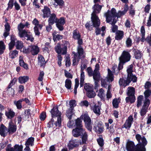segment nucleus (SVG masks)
<instances>
[{
  "mask_svg": "<svg viewBox=\"0 0 151 151\" xmlns=\"http://www.w3.org/2000/svg\"><path fill=\"white\" fill-rule=\"evenodd\" d=\"M18 52L16 50L10 52L9 53L10 58L12 59H14L17 57L18 55Z\"/></svg>",
  "mask_w": 151,
  "mask_h": 151,
  "instance_id": "ea45409f",
  "label": "nucleus"
},
{
  "mask_svg": "<svg viewBox=\"0 0 151 151\" xmlns=\"http://www.w3.org/2000/svg\"><path fill=\"white\" fill-rule=\"evenodd\" d=\"M7 128L3 124L0 126V134L3 137L6 136L8 132Z\"/></svg>",
  "mask_w": 151,
  "mask_h": 151,
  "instance_id": "b1692460",
  "label": "nucleus"
},
{
  "mask_svg": "<svg viewBox=\"0 0 151 151\" xmlns=\"http://www.w3.org/2000/svg\"><path fill=\"white\" fill-rule=\"evenodd\" d=\"M150 104L148 100L147 99L144 102L143 105L140 111V115L141 116H143L146 114Z\"/></svg>",
  "mask_w": 151,
  "mask_h": 151,
  "instance_id": "f3484780",
  "label": "nucleus"
},
{
  "mask_svg": "<svg viewBox=\"0 0 151 151\" xmlns=\"http://www.w3.org/2000/svg\"><path fill=\"white\" fill-rule=\"evenodd\" d=\"M16 48L18 50H21L24 47L22 42L20 41H17L15 45Z\"/></svg>",
  "mask_w": 151,
  "mask_h": 151,
  "instance_id": "c03bdc74",
  "label": "nucleus"
},
{
  "mask_svg": "<svg viewBox=\"0 0 151 151\" xmlns=\"http://www.w3.org/2000/svg\"><path fill=\"white\" fill-rule=\"evenodd\" d=\"M5 49V45L4 42L2 41L0 42V54H1L4 53V52Z\"/></svg>",
  "mask_w": 151,
  "mask_h": 151,
  "instance_id": "09e8293b",
  "label": "nucleus"
},
{
  "mask_svg": "<svg viewBox=\"0 0 151 151\" xmlns=\"http://www.w3.org/2000/svg\"><path fill=\"white\" fill-rule=\"evenodd\" d=\"M116 34L115 38L116 40H121L123 38L124 35L123 31L119 30L117 31Z\"/></svg>",
  "mask_w": 151,
  "mask_h": 151,
  "instance_id": "72a5a7b5",
  "label": "nucleus"
},
{
  "mask_svg": "<svg viewBox=\"0 0 151 151\" xmlns=\"http://www.w3.org/2000/svg\"><path fill=\"white\" fill-rule=\"evenodd\" d=\"M71 82L69 79H67L65 81V87L68 89H70L71 88Z\"/></svg>",
  "mask_w": 151,
  "mask_h": 151,
  "instance_id": "864d4df0",
  "label": "nucleus"
},
{
  "mask_svg": "<svg viewBox=\"0 0 151 151\" xmlns=\"http://www.w3.org/2000/svg\"><path fill=\"white\" fill-rule=\"evenodd\" d=\"M29 80V77L27 76H20L19 78V81L21 83H25Z\"/></svg>",
  "mask_w": 151,
  "mask_h": 151,
  "instance_id": "4c0bfd02",
  "label": "nucleus"
},
{
  "mask_svg": "<svg viewBox=\"0 0 151 151\" xmlns=\"http://www.w3.org/2000/svg\"><path fill=\"white\" fill-rule=\"evenodd\" d=\"M16 81V79H14L10 83L8 86V88L7 89V92L9 95L13 96L14 94V89L11 87L14 84Z\"/></svg>",
  "mask_w": 151,
  "mask_h": 151,
  "instance_id": "6ab92c4d",
  "label": "nucleus"
},
{
  "mask_svg": "<svg viewBox=\"0 0 151 151\" xmlns=\"http://www.w3.org/2000/svg\"><path fill=\"white\" fill-rule=\"evenodd\" d=\"M126 43L127 47H130L132 44V40L129 37H128L127 39Z\"/></svg>",
  "mask_w": 151,
  "mask_h": 151,
  "instance_id": "bf43d9fd",
  "label": "nucleus"
},
{
  "mask_svg": "<svg viewBox=\"0 0 151 151\" xmlns=\"http://www.w3.org/2000/svg\"><path fill=\"white\" fill-rule=\"evenodd\" d=\"M4 27V33L3 36L6 38L9 35L10 27L9 24L7 22L6 23Z\"/></svg>",
  "mask_w": 151,
  "mask_h": 151,
  "instance_id": "bb28decb",
  "label": "nucleus"
},
{
  "mask_svg": "<svg viewBox=\"0 0 151 151\" xmlns=\"http://www.w3.org/2000/svg\"><path fill=\"white\" fill-rule=\"evenodd\" d=\"M108 75L105 79L101 81V85L103 87L106 88L107 86L109 84L110 82H111L114 80V76L112 71L109 69H108Z\"/></svg>",
  "mask_w": 151,
  "mask_h": 151,
  "instance_id": "6e6552de",
  "label": "nucleus"
},
{
  "mask_svg": "<svg viewBox=\"0 0 151 151\" xmlns=\"http://www.w3.org/2000/svg\"><path fill=\"white\" fill-rule=\"evenodd\" d=\"M97 141L98 145H99L100 147L101 148L102 150V147L104 145V141L102 138L99 137L97 139Z\"/></svg>",
  "mask_w": 151,
  "mask_h": 151,
  "instance_id": "8fccbe9b",
  "label": "nucleus"
},
{
  "mask_svg": "<svg viewBox=\"0 0 151 151\" xmlns=\"http://www.w3.org/2000/svg\"><path fill=\"white\" fill-rule=\"evenodd\" d=\"M120 101L119 99H114L112 101V104L114 107L117 108L118 107Z\"/></svg>",
  "mask_w": 151,
  "mask_h": 151,
  "instance_id": "49530a36",
  "label": "nucleus"
},
{
  "mask_svg": "<svg viewBox=\"0 0 151 151\" xmlns=\"http://www.w3.org/2000/svg\"><path fill=\"white\" fill-rule=\"evenodd\" d=\"M22 101L21 99L17 101H15L14 102V104L16 105L18 109H20L22 108Z\"/></svg>",
  "mask_w": 151,
  "mask_h": 151,
  "instance_id": "3c124183",
  "label": "nucleus"
},
{
  "mask_svg": "<svg viewBox=\"0 0 151 151\" xmlns=\"http://www.w3.org/2000/svg\"><path fill=\"white\" fill-rule=\"evenodd\" d=\"M85 122L86 127L88 130L91 131L92 129V123L91 120L88 115L87 114H85L81 116Z\"/></svg>",
  "mask_w": 151,
  "mask_h": 151,
  "instance_id": "1a4fd4ad",
  "label": "nucleus"
},
{
  "mask_svg": "<svg viewBox=\"0 0 151 151\" xmlns=\"http://www.w3.org/2000/svg\"><path fill=\"white\" fill-rule=\"evenodd\" d=\"M16 40V39L14 35H12L11 36V41L9 44V50H12L14 47L15 45V41Z\"/></svg>",
  "mask_w": 151,
  "mask_h": 151,
  "instance_id": "c756f323",
  "label": "nucleus"
},
{
  "mask_svg": "<svg viewBox=\"0 0 151 151\" xmlns=\"http://www.w3.org/2000/svg\"><path fill=\"white\" fill-rule=\"evenodd\" d=\"M87 95L88 97L92 98L94 97L96 95L95 92L93 91V89L92 91H88L87 92Z\"/></svg>",
  "mask_w": 151,
  "mask_h": 151,
  "instance_id": "6e6d98bb",
  "label": "nucleus"
},
{
  "mask_svg": "<svg viewBox=\"0 0 151 151\" xmlns=\"http://www.w3.org/2000/svg\"><path fill=\"white\" fill-rule=\"evenodd\" d=\"M135 100V97L134 96H128L126 97L125 100L127 103H130V104L134 103Z\"/></svg>",
  "mask_w": 151,
  "mask_h": 151,
  "instance_id": "e433bc0d",
  "label": "nucleus"
},
{
  "mask_svg": "<svg viewBox=\"0 0 151 151\" xmlns=\"http://www.w3.org/2000/svg\"><path fill=\"white\" fill-rule=\"evenodd\" d=\"M119 62L118 65V68H117V65H114L112 68V73H114L116 75H117L119 73V71L122 69L123 65L125 63L124 62H122L121 60H119Z\"/></svg>",
  "mask_w": 151,
  "mask_h": 151,
  "instance_id": "ddd939ff",
  "label": "nucleus"
},
{
  "mask_svg": "<svg viewBox=\"0 0 151 151\" xmlns=\"http://www.w3.org/2000/svg\"><path fill=\"white\" fill-rule=\"evenodd\" d=\"M50 112L52 118L57 117V120L54 124V125L56 127H60L61 126L62 122L61 113L58 111L57 107H53Z\"/></svg>",
  "mask_w": 151,
  "mask_h": 151,
  "instance_id": "423d86ee",
  "label": "nucleus"
},
{
  "mask_svg": "<svg viewBox=\"0 0 151 151\" xmlns=\"http://www.w3.org/2000/svg\"><path fill=\"white\" fill-rule=\"evenodd\" d=\"M151 94V91L150 90L148 89L146 90L144 92V96L145 98V100L144 101H145L147 99L149 101V103H150V100L147 99V98L149 97Z\"/></svg>",
  "mask_w": 151,
  "mask_h": 151,
  "instance_id": "a18cd8bd",
  "label": "nucleus"
},
{
  "mask_svg": "<svg viewBox=\"0 0 151 151\" xmlns=\"http://www.w3.org/2000/svg\"><path fill=\"white\" fill-rule=\"evenodd\" d=\"M66 116L68 117V118L70 120L71 119L72 116L73 114L72 109L68 110L67 111L66 114Z\"/></svg>",
  "mask_w": 151,
  "mask_h": 151,
  "instance_id": "e2e57ef3",
  "label": "nucleus"
},
{
  "mask_svg": "<svg viewBox=\"0 0 151 151\" xmlns=\"http://www.w3.org/2000/svg\"><path fill=\"white\" fill-rule=\"evenodd\" d=\"M143 98V96L142 95H140L138 97L137 105V108H139L141 105Z\"/></svg>",
  "mask_w": 151,
  "mask_h": 151,
  "instance_id": "37998d69",
  "label": "nucleus"
},
{
  "mask_svg": "<svg viewBox=\"0 0 151 151\" xmlns=\"http://www.w3.org/2000/svg\"><path fill=\"white\" fill-rule=\"evenodd\" d=\"M103 5L95 4L92 7L93 10L91 14V20L93 27H96L100 25V21L96 14L100 12Z\"/></svg>",
  "mask_w": 151,
  "mask_h": 151,
  "instance_id": "39448f33",
  "label": "nucleus"
},
{
  "mask_svg": "<svg viewBox=\"0 0 151 151\" xmlns=\"http://www.w3.org/2000/svg\"><path fill=\"white\" fill-rule=\"evenodd\" d=\"M5 114L8 118L12 119L15 116V113L10 109L8 108V111H5Z\"/></svg>",
  "mask_w": 151,
  "mask_h": 151,
  "instance_id": "a878e982",
  "label": "nucleus"
},
{
  "mask_svg": "<svg viewBox=\"0 0 151 151\" xmlns=\"http://www.w3.org/2000/svg\"><path fill=\"white\" fill-rule=\"evenodd\" d=\"M73 37L75 39H78L81 37L79 31L76 29L73 31Z\"/></svg>",
  "mask_w": 151,
  "mask_h": 151,
  "instance_id": "a19ab883",
  "label": "nucleus"
},
{
  "mask_svg": "<svg viewBox=\"0 0 151 151\" xmlns=\"http://www.w3.org/2000/svg\"><path fill=\"white\" fill-rule=\"evenodd\" d=\"M104 15L106 17V22L112 25L111 29L112 32H115L118 29V27L115 24L117 21L116 19H115V9L113 8L110 11L108 10L104 14Z\"/></svg>",
  "mask_w": 151,
  "mask_h": 151,
  "instance_id": "f03ea898",
  "label": "nucleus"
},
{
  "mask_svg": "<svg viewBox=\"0 0 151 151\" xmlns=\"http://www.w3.org/2000/svg\"><path fill=\"white\" fill-rule=\"evenodd\" d=\"M65 60V65L67 67L69 66L71 64L70 58L67 56L66 57Z\"/></svg>",
  "mask_w": 151,
  "mask_h": 151,
  "instance_id": "774afa93",
  "label": "nucleus"
},
{
  "mask_svg": "<svg viewBox=\"0 0 151 151\" xmlns=\"http://www.w3.org/2000/svg\"><path fill=\"white\" fill-rule=\"evenodd\" d=\"M101 107L99 105H95L92 109L93 112L97 115H99L101 114Z\"/></svg>",
  "mask_w": 151,
  "mask_h": 151,
  "instance_id": "2f4dec72",
  "label": "nucleus"
},
{
  "mask_svg": "<svg viewBox=\"0 0 151 151\" xmlns=\"http://www.w3.org/2000/svg\"><path fill=\"white\" fill-rule=\"evenodd\" d=\"M135 89L133 87H129L127 88V94L128 96H135Z\"/></svg>",
  "mask_w": 151,
  "mask_h": 151,
  "instance_id": "7c9ffc66",
  "label": "nucleus"
},
{
  "mask_svg": "<svg viewBox=\"0 0 151 151\" xmlns=\"http://www.w3.org/2000/svg\"><path fill=\"white\" fill-rule=\"evenodd\" d=\"M17 130L16 124L13 122L12 120L9 122L8 129V132L9 134H13Z\"/></svg>",
  "mask_w": 151,
  "mask_h": 151,
  "instance_id": "dca6fc26",
  "label": "nucleus"
},
{
  "mask_svg": "<svg viewBox=\"0 0 151 151\" xmlns=\"http://www.w3.org/2000/svg\"><path fill=\"white\" fill-rule=\"evenodd\" d=\"M131 58L130 53L128 52L124 51L119 58V60L121 62L126 63L129 61Z\"/></svg>",
  "mask_w": 151,
  "mask_h": 151,
  "instance_id": "9d476101",
  "label": "nucleus"
},
{
  "mask_svg": "<svg viewBox=\"0 0 151 151\" xmlns=\"http://www.w3.org/2000/svg\"><path fill=\"white\" fill-rule=\"evenodd\" d=\"M133 66L132 64L130 65L127 67V75L126 77H125L120 78L119 81V83L120 86H122L124 87L128 85L131 81L133 82H136L137 77L132 73Z\"/></svg>",
  "mask_w": 151,
  "mask_h": 151,
  "instance_id": "f257e3e1",
  "label": "nucleus"
},
{
  "mask_svg": "<svg viewBox=\"0 0 151 151\" xmlns=\"http://www.w3.org/2000/svg\"><path fill=\"white\" fill-rule=\"evenodd\" d=\"M76 40H78V45L77 48V52L76 53L74 52H73V54H74L73 63V65H78L80 59L84 57V55H83V50L81 45L83 43L82 40L80 38Z\"/></svg>",
  "mask_w": 151,
  "mask_h": 151,
  "instance_id": "20e7f679",
  "label": "nucleus"
},
{
  "mask_svg": "<svg viewBox=\"0 0 151 151\" xmlns=\"http://www.w3.org/2000/svg\"><path fill=\"white\" fill-rule=\"evenodd\" d=\"M133 51L135 57L136 59H139L141 58L142 54L139 50L134 49Z\"/></svg>",
  "mask_w": 151,
  "mask_h": 151,
  "instance_id": "58836bf2",
  "label": "nucleus"
},
{
  "mask_svg": "<svg viewBox=\"0 0 151 151\" xmlns=\"http://www.w3.org/2000/svg\"><path fill=\"white\" fill-rule=\"evenodd\" d=\"M43 13V17L44 18L48 17L50 15V9L47 6H45L44 9L42 10Z\"/></svg>",
  "mask_w": 151,
  "mask_h": 151,
  "instance_id": "393cba45",
  "label": "nucleus"
},
{
  "mask_svg": "<svg viewBox=\"0 0 151 151\" xmlns=\"http://www.w3.org/2000/svg\"><path fill=\"white\" fill-rule=\"evenodd\" d=\"M81 106H85L86 107H88L89 105L88 102L86 100H84L81 101L80 104Z\"/></svg>",
  "mask_w": 151,
  "mask_h": 151,
  "instance_id": "69168bd1",
  "label": "nucleus"
},
{
  "mask_svg": "<svg viewBox=\"0 0 151 151\" xmlns=\"http://www.w3.org/2000/svg\"><path fill=\"white\" fill-rule=\"evenodd\" d=\"M69 104L70 108H71V109H72V108H74L76 105V101L74 100H71L70 101H69Z\"/></svg>",
  "mask_w": 151,
  "mask_h": 151,
  "instance_id": "680f3d73",
  "label": "nucleus"
},
{
  "mask_svg": "<svg viewBox=\"0 0 151 151\" xmlns=\"http://www.w3.org/2000/svg\"><path fill=\"white\" fill-rule=\"evenodd\" d=\"M85 130L82 128L76 127L73 129L72 131L73 135L74 137H78L85 133Z\"/></svg>",
  "mask_w": 151,
  "mask_h": 151,
  "instance_id": "4468645a",
  "label": "nucleus"
},
{
  "mask_svg": "<svg viewBox=\"0 0 151 151\" xmlns=\"http://www.w3.org/2000/svg\"><path fill=\"white\" fill-rule=\"evenodd\" d=\"M94 129L96 132L101 134L104 131V126L100 122H99L94 127Z\"/></svg>",
  "mask_w": 151,
  "mask_h": 151,
  "instance_id": "412c9836",
  "label": "nucleus"
},
{
  "mask_svg": "<svg viewBox=\"0 0 151 151\" xmlns=\"http://www.w3.org/2000/svg\"><path fill=\"white\" fill-rule=\"evenodd\" d=\"M55 50L57 53L58 54H61L63 55H65L66 53L67 47L66 46L63 45H60L58 44L55 47Z\"/></svg>",
  "mask_w": 151,
  "mask_h": 151,
  "instance_id": "9b49d317",
  "label": "nucleus"
},
{
  "mask_svg": "<svg viewBox=\"0 0 151 151\" xmlns=\"http://www.w3.org/2000/svg\"><path fill=\"white\" fill-rule=\"evenodd\" d=\"M57 18L56 15L54 14H51L49 18L48 22L49 24H53L55 23H56Z\"/></svg>",
  "mask_w": 151,
  "mask_h": 151,
  "instance_id": "cd10ccee",
  "label": "nucleus"
},
{
  "mask_svg": "<svg viewBox=\"0 0 151 151\" xmlns=\"http://www.w3.org/2000/svg\"><path fill=\"white\" fill-rule=\"evenodd\" d=\"M34 138L33 137L29 138L25 143L26 146H29V145L32 146L34 145Z\"/></svg>",
  "mask_w": 151,
  "mask_h": 151,
  "instance_id": "f704fd0d",
  "label": "nucleus"
},
{
  "mask_svg": "<svg viewBox=\"0 0 151 151\" xmlns=\"http://www.w3.org/2000/svg\"><path fill=\"white\" fill-rule=\"evenodd\" d=\"M76 125L77 127L79 128H82L83 126L82 121L79 118H78L76 121Z\"/></svg>",
  "mask_w": 151,
  "mask_h": 151,
  "instance_id": "603ef678",
  "label": "nucleus"
},
{
  "mask_svg": "<svg viewBox=\"0 0 151 151\" xmlns=\"http://www.w3.org/2000/svg\"><path fill=\"white\" fill-rule=\"evenodd\" d=\"M30 24L27 22H26L24 24L22 23H20L17 26V29L19 31L18 34L20 37L27 38V40H30L31 42H33L34 40V38L33 37L32 34L30 32H28L25 29H23L25 27L28 28Z\"/></svg>",
  "mask_w": 151,
  "mask_h": 151,
  "instance_id": "7ed1b4c3",
  "label": "nucleus"
},
{
  "mask_svg": "<svg viewBox=\"0 0 151 151\" xmlns=\"http://www.w3.org/2000/svg\"><path fill=\"white\" fill-rule=\"evenodd\" d=\"M94 81H99L100 74L99 72H93L92 76Z\"/></svg>",
  "mask_w": 151,
  "mask_h": 151,
  "instance_id": "79ce46f5",
  "label": "nucleus"
},
{
  "mask_svg": "<svg viewBox=\"0 0 151 151\" xmlns=\"http://www.w3.org/2000/svg\"><path fill=\"white\" fill-rule=\"evenodd\" d=\"M133 121V118L132 116L130 115L127 119L125 122L124 124L123 125V127L126 129H129L131 127Z\"/></svg>",
  "mask_w": 151,
  "mask_h": 151,
  "instance_id": "a211bd4d",
  "label": "nucleus"
},
{
  "mask_svg": "<svg viewBox=\"0 0 151 151\" xmlns=\"http://www.w3.org/2000/svg\"><path fill=\"white\" fill-rule=\"evenodd\" d=\"M126 147L127 151H146L145 148L140 145L135 146L133 142L127 140Z\"/></svg>",
  "mask_w": 151,
  "mask_h": 151,
  "instance_id": "0eeeda50",
  "label": "nucleus"
},
{
  "mask_svg": "<svg viewBox=\"0 0 151 151\" xmlns=\"http://www.w3.org/2000/svg\"><path fill=\"white\" fill-rule=\"evenodd\" d=\"M29 50H30V52L33 55L37 54L39 52V47L36 45L29 46Z\"/></svg>",
  "mask_w": 151,
  "mask_h": 151,
  "instance_id": "4be33fe9",
  "label": "nucleus"
},
{
  "mask_svg": "<svg viewBox=\"0 0 151 151\" xmlns=\"http://www.w3.org/2000/svg\"><path fill=\"white\" fill-rule=\"evenodd\" d=\"M79 143L78 139H73L70 141L68 144V146L69 149H71L74 147L78 146Z\"/></svg>",
  "mask_w": 151,
  "mask_h": 151,
  "instance_id": "aec40b11",
  "label": "nucleus"
},
{
  "mask_svg": "<svg viewBox=\"0 0 151 151\" xmlns=\"http://www.w3.org/2000/svg\"><path fill=\"white\" fill-rule=\"evenodd\" d=\"M150 9V4L147 5L144 7V11L146 13L148 14Z\"/></svg>",
  "mask_w": 151,
  "mask_h": 151,
  "instance_id": "0e129e2a",
  "label": "nucleus"
},
{
  "mask_svg": "<svg viewBox=\"0 0 151 151\" xmlns=\"http://www.w3.org/2000/svg\"><path fill=\"white\" fill-rule=\"evenodd\" d=\"M84 88L85 90L87 92L88 91H92L93 89V88L89 86V83H85L84 85Z\"/></svg>",
  "mask_w": 151,
  "mask_h": 151,
  "instance_id": "4d7b16f0",
  "label": "nucleus"
},
{
  "mask_svg": "<svg viewBox=\"0 0 151 151\" xmlns=\"http://www.w3.org/2000/svg\"><path fill=\"white\" fill-rule=\"evenodd\" d=\"M14 151H22L23 147L18 145H15L14 148L12 147Z\"/></svg>",
  "mask_w": 151,
  "mask_h": 151,
  "instance_id": "5fc2aeb1",
  "label": "nucleus"
},
{
  "mask_svg": "<svg viewBox=\"0 0 151 151\" xmlns=\"http://www.w3.org/2000/svg\"><path fill=\"white\" fill-rule=\"evenodd\" d=\"M128 9V6L127 4H125V7L124 10L122 11H119L118 13H116V10L115 9V12L116 15L115 19L116 17H119L121 16L124 15L127 12Z\"/></svg>",
  "mask_w": 151,
  "mask_h": 151,
  "instance_id": "5701e85b",
  "label": "nucleus"
},
{
  "mask_svg": "<svg viewBox=\"0 0 151 151\" xmlns=\"http://www.w3.org/2000/svg\"><path fill=\"white\" fill-rule=\"evenodd\" d=\"M87 67L86 65L84 64L81 66V78H80V86L82 87L83 86L84 83L85 79L84 73L83 71Z\"/></svg>",
  "mask_w": 151,
  "mask_h": 151,
  "instance_id": "2eb2a0df",
  "label": "nucleus"
},
{
  "mask_svg": "<svg viewBox=\"0 0 151 151\" xmlns=\"http://www.w3.org/2000/svg\"><path fill=\"white\" fill-rule=\"evenodd\" d=\"M45 63L44 58L41 55H39L38 56V64L42 66Z\"/></svg>",
  "mask_w": 151,
  "mask_h": 151,
  "instance_id": "c9c22d12",
  "label": "nucleus"
},
{
  "mask_svg": "<svg viewBox=\"0 0 151 151\" xmlns=\"http://www.w3.org/2000/svg\"><path fill=\"white\" fill-rule=\"evenodd\" d=\"M81 138L82 139V141L79 142L80 144H86L88 140V135L86 131L85 132V133H83L81 136Z\"/></svg>",
  "mask_w": 151,
  "mask_h": 151,
  "instance_id": "c85d7f7f",
  "label": "nucleus"
},
{
  "mask_svg": "<svg viewBox=\"0 0 151 151\" xmlns=\"http://www.w3.org/2000/svg\"><path fill=\"white\" fill-rule=\"evenodd\" d=\"M19 64L21 66H22L26 69H28V65L25 63L23 60V57L20 56L19 58Z\"/></svg>",
  "mask_w": 151,
  "mask_h": 151,
  "instance_id": "473e14b6",
  "label": "nucleus"
},
{
  "mask_svg": "<svg viewBox=\"0 0 151 151\" xmlns=\"http://www.w3.org/2000/svg\"><path fill=\"white\" fill-rule=\"evenodd\" d=\"M104 90L102 88L100 89L98 94V96L101 99H103L105 96Z\"/></svg>",
  "mask_w": 151,
  "mask_h": 151,
  "instance_id": "de8ad7c7",
  "label": "nucleus"
},
{
  "mask_svg": "<svg viewBox=\"0 0 151 151\" xmlns=\"http://www.w3.org/2000/svg\"><path fill=\"white\" fill-rule=\"evenodd\" d=\"M53 40L55 41L57 40H59L60 39H61L62 38L63 36L59 35H53Z\"/></svg>",
  "mask_w": 151,
  "mask_h": 151,
  "instance_id": "338daca9",
  "label": "nucleus"
},
{
  "mask_svg": "<svg viewBox=\"0 0 151 151\" xmlns=\"http://www.w3.org/2000/svg\"><path fill=\"white\" fill-rule=\"evenodd\" d=\"M136 138L138 142V144L137 145H140L144 147L145 148L147 143L146 138L143 136H141L139 134H137L135 135Z\"/></svg>",
  "mask_w": 151,
  "mask_h": 151,
  "instance_id": "f8f14e48",
  "label": "nucleus"
},
{
  "mask_svg": "<svg viewBox=\"0 0 151 151\" xmlns=\"http://www.w3.org/2000/svg\"><path fill=\"white\" fill-rule=\"evenodd\" d=\"M75 84L74 89V93L75 94H76L77 92V89L79 84V81L78 79L77 78L75 80Z\"/></svg>",
  "mask_w": 151,
  "mask_h": 151,
  "instance_id": "13d9d810",
  "label": "nucleus"
},
{
  "mask_svg": "<svg viewBox=\"0 0 151 151\" xmlns=\"http://www.w3.org/2000/svg\"><path fill=\"white\" fill-rule=\"evenodd\" d=\"M65 21L64 18L61 17L59 19H58L56 23H58L61 25H64L65 23Z\"/></svg>",
  "mask_w": 151,
  "mask_h": 151,
  "instance_id": "052dcab7",
  "label": "nucleus"
}]
</instances>
